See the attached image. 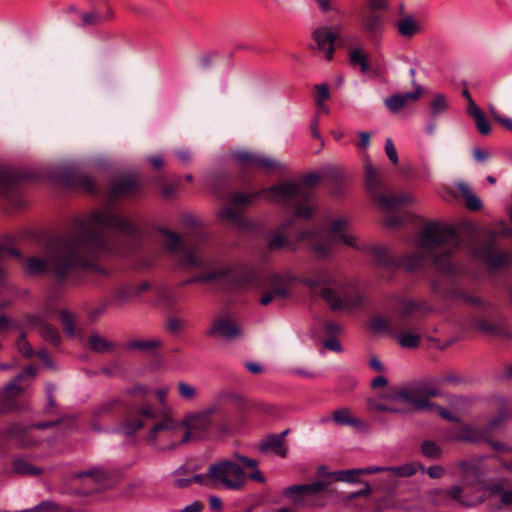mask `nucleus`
<instances>
[{
    "label": "nucleus",
    "mask_w": 512,
    "mask_h": 512,
    "mask_svg": "<svg viewBox=\"0 0 512 512\" xmlns=\"http://www.w3.org/2000/svg\"><path fill=\"white\" fill-rule=\"evenodd\" d=\"M112 231L132 236L137 228L113 207L96 209L76 219L65 235L49 245L44 258L27 259L25 270L31 275L50 272L64 278L76 268H90L94 258L116 252Z\"/></svg>",
    "instance_id": "obj_1"
},
{
    "label": "nucleus",
    "mask_w": 512,
    "mask_h": 512,
    "mask_svg": "<svg viewBox=\"0 0 512 512\" xmlns=\"http://www.w3.org/2000/svg\"><path fill=\"white\" fill-rule=\"evenodd\" d=\"M460 245V237L450 226L427 223L417 239L419 251L406 255L402 266L407 271H413L421 268L429 259L438 271L452 273L455 270L452 254Z\"/></svg>",
    "instance_id": "obj_2"
},
{
    "label": "nucleus",
    "mask_w": 512,
    "mask_h": 512,
    "mask_svg": "<svg viewBox=\"0 0 512 512\" xmlns=\"http://www.w3.org/2000/svg\"><path fill=\"white\" fill-rule=\"evenodd\" d=\"M349 224V219L337 218L332 221L326 232L318 229L303 230L297 235L296 241H308L311 250L320 258L329 257L332 253V247L338 244H344L356 250H362L363 247L358 243L357 237L347 232Z\"/></svg>",
    "instance_id": "obj_3"
},
{
    "label": "nucleus",
    "mask_w": 512,
    "mask_h": 512,
    "mask_svg": "<svg viewBox=\"0 0 512 512\" xmlns=\"http://www.w3.org/2000/svg\"><path fill=\"white\" fill-rule=\"evenodd\" d=\"M320 180V176L311 173L300 182H285L265 190L267 197L274 203L295 207L297 217L309 218L313 214V206L309 200L311 187Z\"/></svg>",
    "instance_id": "obj_4"
},
{
    "label": "nucleus",
    "mask_w": 512,
    "mask_h": 512,
    "mask_svg": "<svg viewBox=\"0 0 512 512\" xmlns=\"http://www.w3.org/2000/svg\"><path fill=\"white\" fill-rule=\"evenodd\" d=\"M303 283L314 292L321 288V297L332 310L348 311L361 306L364 302V296L360 292L345 288L327 271L306 278Z\"/></svg>",
    "instance_id": "obj_5"
},
{
    "label": "nucleus",
    "mask_w": 512,
    "mask_h": 512,
    "mask_svg": "<svg viewBox=\"0 0 512 512\" xmlns=\"http://www.w3.org/2000/svg\"><path fill=\"white\" fill-rule=\"evenodd\" d=\"M222 407L218 404L207 406L201 410L185 413L180 419L182 428V441L201 440L212 430L214 423L212 415L221 414Z\"/></svg>",
    "instance_id": "obj_6"
},
{
    "label": "nucleus",
    "mask_w": 512,
    "mask_h": 512,
    "mask_svg": "<svg viewBox=\"0 0 512 512\" xmlns=\"http://www.w3.org/2000/svg\"><path fill=\"white\" fill-rule=\"evenodd\" d=\"M211 487L238 491L247 484V474L237 463L222 459L209 465Z\"/></svg>",
    "instance_id": "obj_7"
},
{
    "label": "nucleus",
    "mask_w": 512,
    "mask_h": 512,
    "mask_svg": "<svg viewBox=\"0 0 512 512\" xmlns=\"http://www.w3.org/2000/svg\"><path fill=\"white\" fill-rule=\"evenodd\" d=\"M163 245L165 249L176 255L180 264L185 268H206L209 259L200 246H188L182 239L170 230H163Z\"/></svg>",
    "instance_id": "obj_8"
},
{
    "label": "nucleus",
    "mask_w": 512,
    "mask_h": 512,
    "mask_svg": "<svg viewBox=\"0 0 512 512\" xmlns=\"http://www.w3.org/2000/svg\"><path fill=\"white\" fill-rule=\"evenodd\" d=\"M147 441L157 445L161 450H173L183 444L180 420L171 413L164 414L151 427Z\"/></svg>",
    "instance_id": "obj_9"
},
{
    "label": "nucleus",
    "mask_w": 512,
    "mask_h": 512,
    "mask_svg": "<svg viewBox=\"0 0 512 512\" xmlns=\"http://www.w3.org/2000/svg\"><path fill=\"white\" fill-rule=\"evenodd\" d=\"M365 182L366 188L374 200L385 209H393L402 204L411 203L413 197L407 192H396L388 194H380L381 181L378 171L373 167L369 158L365 159Z\"/></svg>",
    "instance_id": "obj_10"
},
{
    "label": "nucleus",
    "mask_w": 512,
    "mask_h": 512,
    "mask_svg": "<svg viewBox=\"0 0 512 512\" xmlns=\"http://www.w3.org/2000/svg\"><path fill=\"white\" fill-rule=\"evenodd\" d=\"M392 403L404 402L412 406L415 411H424L421 382H413L395 389L385 396Z\"/></svg>",
    "instance_id": "obj_11"
},
{
    "label": "nucleus",
    "mask_w": 512,
    "mask_h": 512,
    "mask_svg": "<svg viewBox=\"0 0 512 512\" xmlns=\"http://www.w3.org/2000/svg\"><path fill=\"white\" fill-rule=\"evenodd\" d=\"M233 157L246 168H263L270 171L281 170L284 167L281 162L272 157L245 150L234 152Z\"/></svg>",
    "instance_id": "obj_12"
},
{
    "label": "nucleus",
    "mask_w": 512,
    "mask_h": 512,
    "mask_svg": "<svg viewBox=\"0 0 512 512\" xmlns=\"http://www.w3.org/2000/svg\"><path fill=\"white\" fill-rule=\"evenodd\" d=\"M75 478L81 481L82 487L79 493L87 495L102 489L106 485L109 475L99 467H94L75 474Z\"/></svg>",
    "instance_id": "obj_13"
},
{
    "label": "nucleus",
    "mask_w": 512,
    "mask_h": 512,
    "mask_svg": "<svg viewBox=\"0 0 512 512\" xmlns=\"http://www.w3.org/2000/svg\"><path fill=\"white\" fill-rule=\"evenodd\" d=\"M460 469V476L468 485L481 483L487 474V468L483 464L482 458H473L470 460H461L457 462Z\"/></svg>",
    "instance_id": "obj_14"
},
{
    "label": "nucleus",
    "mask_w": 512,
    "mask_h": 512,
    "mask_svg": "<svg viewBox=\"0 0 512 512\" xmlns=\"http://www.w3.org/2000/svg\"><path fill=\"white\" fill-rule=\"evenodd\" d=\"M207 335L221 337L227 341H232L241 338L243 330L234 320L222 317L216 319L212 323L211 327L207 331Z\"/></svg>",
    "instance_id": "obj_15"
},
{
    "label": "nucleus",
    "mask_w": 512,
    "mask_h": 512,
    "mask_svg": "<svg viewBox=\"0 0 512 512\" xmlns=\"http://www.w3.org/2000/svg\"><path fill=\"white\" fill-rule=\"evenodd\" d=\"M340 35V28L320 27L313 33L317 48L324 53L326 59L330 60L334 54V43Z\"/></svg>",
    "instance_id": "obj_16"
},
{
    "label": "nucleus",
    "mask_w": 512,
    "mask_h": 512,
    "mask_svg": "<svg viewBox=\"0 0 512 512\" xmlns=\"http://www.w3.org/2000/svg\"><path fill=\"white\" fill-rule=\"evenodd\" d=\"M473 256L489 267L496 269L508 265L510 257L503 251L496 250L492 244H486L473 250Z\"/></svg>",
    "instance_id": "obj_17"
},
{
    "label": "nucleus",
    "mask_w": 512,
    "mask_h": 512,
    "mask_svg": "<svg viewBox=\"0 0 512 512\" xmlns=\"http://www.w3.org/2000/svg\"><path fill=\"white\" fill-rule=\"evenodd\" d=\"M228 269L227 274L222 279L229 280L232 284L236 286H248L253 285L258 282V273L257 270L250 266H238V267H228L224 266Z\"/></svg>",
    "instance_id": "obj_18"
},
{
    "label": "nucleus",
    "mask_w": 512,
    "mask_h": 512,
    "mask_svg": "<svg viewBox=\"0 0 512 512\" xmlns=\"http://www.w3.org/2000/svg\"><path fill=\"white\" fill-rule=\"evenodd\" d=\"M55 424L56 422L51 421L37 423L30 427H21L18 425H14L7 430V436L18 438V444L21 446H28L34 444V442L28 438L32 437V434L35 429H45L54 426Z\"/></svg>",
    "instance_id": "obj_19"
},
{
    "label": "nucleus",
    "mask_w": 512,
    "mask_h": 512,
    "mask_svg": "<svg viewBox=\"0 0 512 512\" xmlns=\"http://www.w3.org/2000/svg\"><path fill=\"white\" fill-rule=\"evenodd\" d=\"M474 326L481 332L487 333L492 336L512 338V332L509 331L506 321L503 319L487 320L478 319L474 322Z\"/></svg>",
    "instance_id": "obj_20"
},
{
    "label": "nucleus",
    "mask_w": 512,
    "mask_h": 512,
    "mask_svg": "<svg viewBox=\"0 0 512 512\" xmlns=\"http://www.w3.org/2000/svg\"><path fill=\"white\" fill-rule=\"evenodd\" d=\"M270 284V289L264 292L260 298V303L264 306L270 304L273 300L284 299L288 296V288L279 275H272Z\"/></svg>",
    "instance_id": "obj_21"
},
{
    "label": "nucleus",
    "mask_w": 512,
    "mask_h": 512,
    "mask_svg": "<svg viewBox=\"0 0 512 512\" xmlns=\"http://www.w3.org/2000/svg\"><path fill=\"white\" fill-rule=\"evenodd\" d=\"M397 33L405 39H411L424 31L423 25L412 15H405L396 23Z\"/></svg>",
    "instance_id": "obj_22"
},
{
    "label": "nucleus",
    "mask_w": 512,
    "mask_h": 512,
    "mask_svg": "<svg viewBox=\"0 0 512 512\" xmlns=\"http://www.w3.org/2000/svg\"><path fill=\"white\" fill-rule=\"evenodd\" d=\"M295 223L294 219H289L283 222L276 230L271 233L268 240V246L270 249H281L283 247H289L291 250H296V244L290 242L284 235V232L292 227Z\"/></svg>",
    "instance_id": "obj_23"
},
{
    "label": "nucleus",
    "mask_w": 512,
    "mask_h": 512,
    "mask_svg": "<svg viewBox=\"0 0 512 512\" xmlns=\"http://www.w3.org/2000/svg\"><path fill=\"white\" fill-rule=\"evenodd\" d=\"M140 188V183L137 177L135 176H125L118 180H116L111 186V195L121 196V195H129L137 192Z\"/></svg>",
    "instance_id": "obj_24"
},
{
    "label": "nucleus",
    "mask_w": 512,
    "mask_h": 512,
    "mask_svg": "<svg viewBox=\"0 0 512 512\" xmlns=\"http://www.w3.org/2000/svg\"><path fill=\"white\" fill-rule=\"evenodd\" d=\"M397 310L402 318H414L419 314L427 312L428 307L424 303L403 298L398 302Z\"/></svg>",
    "instance_id": "obj_25"
},
{
    "label": "nucleus",
    "mask_w": 512,
    "mask_h": 512,
    "mask_svg": "<svg viewBox=\"0 0 512 512\" xmlns=\"http://www.w3.org/2000/svg\"><path fill=\"white\" fill-rule=\"evenodd\" d=\"M489 437L485 427L466 425L461 429L457 439L463 442L481 443L489 441Z\"/></svg>",
    "instance_id": "obj_26"
},
{
    "label": "nucleus",
    "mask_w": 512,
    "mask_h": 512,
    "mask_svg": "<svg viewBox=\"0 0 512 512\" xmlns=\"http://www.w3.org/2000/svg\"><path fill=\"white\" fill-rule=\"evenodd\" d=\"M420 90L421 88L417 87V89L414 92H406L392 95L386 98L384 103L390 111L398 112L407 104V102L416 101L419 97Z\"/></svg>",
    "instance_id": "obj_27"
},
{
    "label": "nucleus",
    "mask_w": 512,
    "mask_h": 512,
    "mask_svg": "<svg viewBox=\"0 0 512 512\" xmlns=\"http://www.w3.org/2000/svg\"><path fill=\"white\" fill-rule=\"evenodd\" d=\"M384 17L376 12H369L362 18L361 24L363 30L372 37L379 36L384 28Z\"/></svg>",
    "instance_id": "obj_28"
},
{
    "label": "nucleus",
    "mask_w": 512,
    "mask_h": 512,
    "mask_svg": "<svg viewBox=\"0 0 512 512\" xmlns=\"http://www.w3.org/2000/svg\"><path fill=\"white\" fill-rule=\"evenodd\" d=\"M114 15V12L107 8L105 12H102L97 9H93L86 13H80L79 17L81 20V26L82 27H88V26H98L102 24L106 19L112 18Z\"/></svg>",
    "instance_id": "obj_29"
},
{
    "label": "nucleus",
    "mask_w": 512,
    "mask_h": 512,
    "mask_svg": "<svg viewBox=\"0 0 512 512\" xmlns=\"http://www.w3.org/2000/svg\"><path fill=\"white\" fill-rule=\"evenodd\" d=\"M36 375V369L33 366L26 367V370L23 373H20L14 380L9 382L5 388L3 389V393L6 397H15L22 393L25 389V386L19 384L20 381H23L26 377L33 378Z\"/></svg>",
    "instance_id": "obj_30"
},
{
    "label": "nucleus",
    "mask_w": 512,
    "mask_h": 512,
    "mask_svg": "<svg viewBox=\"0 0 512 512\" xmlns=\"http://www.w3.org/2000/svg\"><path fill=\"white\" fill-rule=\"evenodd\" d=\"M285 434H286V431H284L280 435L269 436L267 439H265L260 444V447H259L260 450L262 452L271 450L281 457H286L287 451H286V448L284 447V435Z\"/></svg>",
    "instance_id": "obj_31"
},
{
    "label": "nucleus",
    "mask_w": 512,
    "mask_h": 512,
    "mask_svg": "<svg viewBox=\"0 0 512 512\" xmlns=\"http://www.w3.org/2000/svg\"><path fill=\"white\" fill-rule=\"evenodd\" d=\"M418 469L424 472V466L418 462H409L400 466H387V472L394 478L411 477Z\"/></svg>",
    "instance_id": "obj_32"
},
{
    "label": "nucleus",
    "mask_w": 512,
    "mask_h": 512,
    "mask_svg": "<svg viewBox=\"0 0 512 512\" xmlns=\"http://www.w3.org/2000/svg\"><path fill=\"white\" fill-rule=\"evenodd\" d=\"M228 272L225 267H216L211 271L198 274L192 278H189L183 282L184 285L200 282H213L222 279Z\"/></svg>",
    "instance_id": "obj_33"
},
{
    "label": "nucleus",
    "mask_w": 512,
    "mask_h": 512,
    "mask_svg": "<svg viewBox=\"0 0 512 512\" xmlns=\"http://www.w3.org/2000/svg\"><path fill=\"white\" fill-rule=\"evenodd\" d=\"M396 339L398 344L404 349L417 348L421 341V336L410 330H403L397 333Z\"/></svg>",
    "instance_id": "obj_34"
},
{
    "label": "nucleus",
    "mask_w": 512,
    "mask_h": 512,
    "mask_svg": "<svg viewBox=\"0 0 512 512\" xmlns=\"http://www.w3.org/2000/svg\"><path fill=\"white\" fill-rule=\"evenodd\" d=\"M235 458L237 459L238 462L252 469V471L247 475V480L251 479L260 483L265 482V477L263 476L262 472L257 468L258 462L256 460L240 454H236Z\"/></svg>",
    "instance_id": "obj_35"
},
{
    "label": "nucleus",
    "mask_w": 512,
    "mask_h": 512,
    "mask_svg": "<svg viewBox=\"0 0 512 512\" xmlns=\"http://www.w3.org/2000/svg\"><path fill=\"white\" fill-rule=\"evenodd\" d=\"M220 217L225 219L229 224L244 229L247 225L242 214L231 207H225L219 213Z\"/></svg>",
    "instance_id": "obj_36"
},
{
    "label": "nucleus",
    "mask_w": 512,
    "mask_h": 512,
    "mask_svg": "<svg viewBox=\"0 0 512 512\" xmlns=\"http://www.w3.org/2000/svg\"><path fill=\"white\" fill-rule=\"evenodd\" d=\"M457 188L460 191V193L465 197L466 205L470 210L476 211L481 208L482 204L480 199L471 191V189L466 183H458Z\"/></svg>",
    "instance_id": "obj_37"
},
{
    "label": "nucleus",
    "mask_w": 512,
    "mask_h": 512,
    "mask_svg": "<svg viewBox=\"0 0 512 512\" xmlns=\"http://www.w3.org/2000/svg\"><path fill=\"white\" fill-rule=\"evenodd\" d=\"M333 420L338 425H349L358 427L361 425L360 420L352 417L350 410L347 408H341L333 412Z\"/></svg>",
    "instance_id": "obj_38"
},
{
    "label": "nucleus",
    "mask_w": 512,
    "mask_h": 512,
    "mask_svg": "<svg viewBox=\"0 0 512 512\" xmlns=\"http://www.w3.org/2000/svg\"><path fill=\"white\" fill-rule=\"evenodd\" d=\"M17 175L11 170L0 168V195H6L17 181Z\"/></svg>",
    "instance_id": "obj_39"
},
{
    "label": "nucleus",
    "mask_w": 512,
    "mask_h": 512,
    "mask_svg": "<svg viewBox=\"0 0 512 512\" xmlns=\"http://www.w3.org/2000/svg\"><path fill=\"white\" fill-rule=\"evenodd\" d=\"M300 485H292L282 490V495L292 501L296 506H303L305 504V496Z\"/></svg>",
    "instance_id": "obj_40"
},
{
    "label": "nucleus",
    "mask_w": 512,
    "mask_h": 512,
    "mask_svg": "<svg viewBox=\"0 0 512 512\" xmlns=\"http://www.w3.org/2000/svg\"><path fill=\"white\" fill-rule=\"evenodd\" d=\"M157 300L164 308L170 309L176 305L178 295L171 289L163 288L158 291Z\"/></svg>",
    "instance_id": "obj_41"
},
{
    "label": "nucleus",
    "mask_w": 512,
    "mask_h": 512,
    "mask_svg": "<svg viewBox=\"0 0 512 512\" xmlns=\"http://www.w3.org/2000/svg\"><path fill=\"white\" fill-rule=\"evenodd\" d=\"M421 390H422V400L424 403V411H430L434 407H436V404L432 403L430 401V398L439 396L441 394L440 390L432 387L426 383L421 382Z\"/></svg>",
    "instance_id": "obj_42"
},
{
    "label": "nucleus",
    "mask_w": 512,
    "mask_h": 512,
    "mask_svg": "<svg viewBox=\"0 0 512 512\" xmlns=\"http://www.w3.org/2000/svg\"><path fill=\"white\" fill-rule=\"evenodd\" d=\"M13 469L21 475H39L42 473L41 468L31 465L24 459H16L13 463Z\"/></svg>",
    "instance_id": "obj_43"
},
{
    "label": "nucleus",
    "mask_w": 512,
    "mask_h": 512,
    "mask_svg": "<svg viewBox=\"0 0 512 512\" xmlns=\"http://www.w3.org/2000/svg\"><path fill=\"white\" fill-rule=\"evenodd\" d=\"M90 348L97 353L108 352L113 349L114 345L100 335H92L88 339Z\"/></svg>",
    "instance_id": "obj_44"
},
{
    "label": "nucleus",
    "mask_w": 512,
    "mask_h": 512,
    "mask_svg": "<svg viewBox=\"0 0 512 512\" xmlns=\"http://www.w3.org/2000/svg\"><path fill=\"white\" fill-rule=\"evenodd\" d=\"M135 298L132 285H122L114 292V301L118 305H123Z\"/></svg>",
    "instance_id": "obj_45"
},
{
    "label": "nucleus",
    "mask_w": 512,
    "mask_h": 512,
    "mask_svg": "<svg viewBox=\"0 0 512 512\" xmlns=\"http://www.w3.org/2000/svg\"><path fill=\"white\" fill-rule=\"evenodd\" d=\"M177 388H178V394L181 399H183L185 401H193L196 399L197 389L193 385H191L187 382L180 381L177 384Z\"/></svg>",
    "instance_id": "obj_46"
},
{
    "label": "nucleus",
    "mask_w": 512,
    "mask_h": 512,
    "mask_svg": "<svg viewBox=\"0 0 512 512\" xmlns=\"http://www.w3.org/2000/svg\"><path fill=\"white\" fill-rule=\"evenodd\" d=\"M370 328L376 333H392L388 319L380 315L371 319Z\"/></svg>",
    "instance_id": "obj_47"
},
{
    "label": "nucleus",
    "mask_w": 512,
    "mask_h": 512,
    "mask_svg": "<svg viewBox=\"0 0 512 512\" xmlns=\"http://www.w3.org/2000/svg\"><path fill=\"white\" fill-rule=\"evenodd\" d=\"M161 345V341L156 338L145 339V340H135L129 343V348L138 349V350H152Z\"/></svg>",
    "instance_id": "obj_48"
},
{
    "label": "nucleus",
    "mask_w": 512,
    "mask_h": 512,
    "mask_svg": "<svg viewBox=\"0 0 512 512\" xmlns=\"http://www.w3.org/2000/svg\"><path fill=\"white\" fill-rule=\"evenodd\" d=\"M300 486H301V488H299V489L302 490V492L304 493V496L308 497V496H315V495L323 492L325 490V488L327 487V483L324 481H316L313 483L303 484Z\"/></svg>",
    "instance_id": "obj_49"
},
{
    "label": "nucleus",
    "mask_w": 512,
    "mask_h": 512,
    "mask_svg": "<svg viewBox=\"0 0 512 512\" xmlns=\"http://www.w3.org/2000/svg\"><path fill=\"white\" fill-rule=\"evenodd\" d=\"M448 108L446 98L442 94H437L430 104V112L433 117L444 113Z\"/></svg>",
    "instance_id": "obj_50"
},
{
    "label": "nucleus",
    "mask_w": 512,
    "mask_h": 512,
    "mask_svg": "<svg viewBox=\"0 0 512 512\" xmlns=\"http://www.w3.org/2000/svg\"><path fill=\"white\" fill-rule=\"evenodd\" d=\"M506 418L507 414L505 412H501L500 414L491 418L487 422V424L485 425V429L490 437L493 435L495 431H498L502 428Z\"/></svg>",
    "instance_id": "obj_51"
},
{
    "label": "nucleus",
    "mask_w": 512,
    "mask_h": 512,
    "mask_svg": "<svg viewBox=\"0 0 512 512\" xmlns=\"http://www.w3.org/2000/svg\"><path fill=\"white\" fill-rule=\"evenodd\" d=\"M360 475H361L360 468L334 472V477L336 480L341 481V482H347V483L356 482L357 477Z\"/></svg>",
    "instance_id": "obj_52"
},
{
    "label": "nucleus",
    "mask_w": 512,
    "mask_h": 512,
    "mask_svg": "<svg viewBox=\"0 0 512 512\" xmlns=\"http://www.w3.org/2000/svg\"><path fill=\"white\" fill-rule=\"evenodd\" d=\"M269 188L267 189H263L257 193H252V194H243V193H236L233 195V202L236 203V204H247L249 202H251L253 199L259 197V196H263L266 200L268 201H271L268 197H267V194L265 193V190H268Z\"/></svg>",
    "instance_id": "obj_53"
},
{
    "label": "nucleus",
    "mask_w": 512,
    "mask_h": 512,
    "mask_svg": "<svg viewBox=\"0 0 512 512\" xmlns=\"http://www.w3.org/2000/svg\"><path fill=\"white\" fill-rule=\"evenodd\" d=\"M350 62L359 65L363 73L368 71L367 56L361 49H354L350 54Z\"/></svg>",
    "instance_id": "obj_54"
},
{
    "label": "nucleus",
    "mask_w": 512,
    "mask_h": 512,
    "mask_svg": "<svg viewBox=\"0 0 512 512\" xmlns=\"http://www.w3.org/2000/svg\"><path fill=\"white\" fill-rule=\"evenodd\" d=\"M60 318L64 331L68 335L73 336L75 334V329L72 315L68 311H62Z\"/></svg>",
    "instance_id": "obj_55"
},
{
    "label": "nucleus",
    "mask_w": 512,
    "mask_h": 512,
    "mask_svg": "<svg viewBox=\"0 0 512 512\" xmlns=\"http://www.w3.org/2000/svg\"><path fill=\"white\" fill-rule=\"evenodd\" d=\"M462 488L460 486H453L445 490L447 496L459 502L462 505L469 506L471 503L462 496Z\"/></svg>",
    "instance_id": "obj_56"
},
{
    "label": "nucleus",
    "mask_w": 512,
    "mask_h": 512,
    "mask_svg": "<svg viewBox=\"0 0 512 512\" xmlns=\"http://www.w3.org/2000/svg\"><path fill=\"white\" fill-rule=\"evenodd\" d=\"M422 453L426 457L437 458L440 456L441 450L436 443L432 441H425L422 444Z\"/></svg>",
    "instance_id": "obj_57"
},
{
    "label": "nucleus",
    "mask_w": 512,
    "mask_h": 512,
    "mask_svg": "<svg viewBox=\"0 0 512 512\" xmlns=\"http://www.w3.org/2000/svg\"><path fill=\"white\" fill-rule=\"evenodd\" d=\"M492 493H499L501 495V502L504 505L512 504V489L504 490L500 485H493L489 487Z\"/></svg>",
    "instance_id": "obj_58"
},
{
    "label": "nucleus",
    "mask_w": 512,
    "mask_h": 512,
    "mask_svg": "<svg viewBox=\"0 0 512 512\" xmlns=\"http://www.w3.org/2000/svg\"><path fill=\"white\" fill-rule=\"evenodd\" d=\"M384 149L391 163L397 165L399 162L398 153L391 138L386 139Z\"/></svg>",
    "instance_id": "obj_59"
},
{
    "label": "nucleus",
    "mask_w": 512,
    "mask_h": 512,
    "mask_svg": "<svg viewBox=\"0 0 512 512\" xmlns=\"http://www.w3.org/2000/svg\"><path fill=\"white\" fill-rule=\"evenodd\" d=\"M143 427V422L140 419L127 420L122 425V431L126 435H132L137 430Z\"/></svg>",
    "instance_id": "obj_60"
},
{
    "label": "nucleus",
    "mask_w": 512,
    "mask_h": 512,
    "mask_svg": "<svg viewBox=\"0 0 512 512\" xmlns=\"http://www.w3.org/2000/svg\"><path fill=\"white\" fill-rule=\"evenodd\" d=\"M474 119V122H475V125L478 129V131L482 134V135H488L491 131L490 129V125L488 123V121L486 120L483 112L475 117H473Z\"/></svg>",
    "instance_id": "obj_61"
},
{
    "label": "nucleus",
    "mask_w": 512,
    "mask_h": 512,
    "mask_svg": "<svg viewBox=\"0 0 512 512\" xmlns=\"http://www.w3.org/2000/svg\"><path fill=\"white\" fill-rule=\"evenodd\" d=\"M491 116L498 121L504 128L512 131V118L501 116L494 106H490Z\"/></svg>",
    "instance_id": "obj_62"
},
{
    "label": "nucleus",
    "mask_w": 512,
    "mask_h": 512,
    "mask_svg": "<svg viewBox=\"0 0 512 512\" xmlns=\"http://www.w3.org/2000/svg\"><path fill=\"white\" fill-rule=\"evenodd\" d=\"M184 320L177 317H169L166 327L171 333H178L184 327Z\"/></svg>",
    "instance_id": "obj_63"
},
{
    "label": "nucleus",
    "mask_w": 512,
    "mask_h": 512,
    "mask_svg": "<svg viewBox=\"0 0 512 512\" xmlns=\"http://www.w3.org/2000/svg\"><path fill=\"white\" fill-rule=\"evenodd\" d=\"M370 253L374 256V258L380 264L386 263L387 255H388V249L386 247H382V246L372 247L370 249Z\"/></svg>",
    "instance_id": "obj_64"
}]
</instances>
